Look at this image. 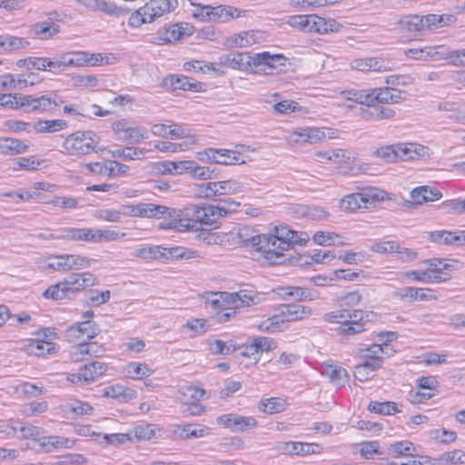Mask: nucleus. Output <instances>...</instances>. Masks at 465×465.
Masks as SVG:
<instances>
[{"instance_id":"nucleus-53","label":"nucleus","mask_w":465,"mask_h":465,"mask_svg":"<svg viewBox=\"0 0 465 465\" xmlns=\"http://www.w3.org/2000/svg\"><path fill=\"white\" fill-rule=\"evenodd\" d=\"M284 405L285 401L281 398H270L260 402L259 411L269 414L279 413L284 411Z\"/></svg>"},{"instance_id":"nucleus-40","label":"nucleus","mask_w":465,"mask_h":465,"mask_svg":"<svg viewBox=\"0 0 465 465\" xmlns=\"http://www.w3.org/2000/svg\"><path fill=\"white\" fill-rule=\"evenodd\" d=\"M440 46H425L422 48H410L405 51V55L415 60L435 59L439 54Z\"/></svg>"},{"instance_id":"nucleus-42","label":"nucleus","mask_w":465,"mask_h":465,"mask_svg":"<svg viewBox=\"0 0 465 465\" xmlns=\"http://www.w3.org/2000/svg\"><path fill=\"white\" fill-rule=\"evenodd\" d=\"M208 350L212 354L228 355L231 352L236 351L238 347L230 341L228 344L221 340H207Z\"/></svg>"},{"instance_id":"nucleus-37","label":"nucleus","mask_w":465,"mask_h":465,"mask_svg":"<svg viewBox=\"0 0 465 465\" xmlns=\"http://www.w3.org/2000/svg\"><path fill=\"white\" fill-rule=\"evenodd\" d=\"M241 15V10L230 5L213 7L211 21L227 22Z\"/></svg>"},{"instance_id":"nucleus-61","label":"nucleus","mask_w":465,"mask_h":465,"mask_svg":"<svg viewBox=\"0 0 465 465\" xmlns=\"http://www.w3.org/2000/svg\"><path fill=\"white\" fill-rule=\"evenodd\" d=\"M66 262V271L78 270L90 265V260L87 257L74 254H64Z\"/></svg>"},{"instance_id":"nucleus-23","label":"nucleus","mask_w":465,"mask_h":465,"mask_svg":"<svg viewBox=\"0 0 465 465\" xmlns=\"http://www.w3.org/2000/svg\"><path fill=\"white\" fill-rule=\"evenodd\" d=\"M104 348L96 342H79L71 351V359L74 361H82L86 360V355L90 357H100L104 354Z\"/></svg>"},{"instance_id":"nucleus-24","label":"nucleus","mask_w":465,"mask_h":465,"mask_svg":"<svg viewBox=\"0 0 465 465\" xmlns=\"http://www.w3.org/2000/svg\"><path fill=\"white\" fill-rule=\"evenodd\" d=\"M165 85L172 90H184L199 92L202 89V84L184 75H169L164 80Z\"/></svg>"},{"instance_id":"nucleus-5","label":"nucleus","mask_w":465,"mask_h":465,"mask_svg":"<svg viewBox=\"0 0 465 465\" xmlns=\"http://www.w3.org/2000/svg\"><path fill=\"white\" fill-rule=\"evenodd\" d=\"M99 137L93 131H77L65 138L63 147L70 155L83 156L95 150Z\"/></svg>"},{"instance_id":"nucleus-32","label":"nucleus","mask_w":465,"mask_h":465,"mask_svg":"<svg viewBox=\"0 0 465 465\" xmlns=\"http://www.w3.org/2000/svg\"><path fill=\"white\" fill-rule=\"evenodd\" d=\"M341 25L333 19H325L312 15L311 21V33L327 34L339 31Z\"/></svg>"},{"instance_id":"nucleus-57","label":"nucleus","mask_w":465,"mask_h":465,"mask_svg":"<svg viewBox=\"0 0 465 465\" xmlns=\"http://www.w3.org/2000/svg\"><path fill=\"white\" fill-rule=\"evenodd\" d=\"M372 155L385 163H395L398 161L395 144L381 146L372 153Z\"/></svg>"},{"instance_id":"nucleus-10","label":"nucleus","mask_w":465,"mask_h":465,"mask_svg":"<svg viewBox=\"0 0 465 465\" xmlns=\"http://www.w3.org/2000/svg\"><path fill=\"white\" fill-rule=\"evenodd\" d=\"M112 129L117 135V139L123 142L137 143L148 138V133L144 128L130 126L125 119L113 123Z\"/></svg>"},{"instance_id":"nucleus-29","label":"nucleus","mask_w":465,"mask_h":465,"mask_svg":"<svg viewBox=\"0 0 465 465\" xmlns=\"http://www.w3.org/2000/svg\"><path fill=\"white\" fill-rule=\"evenodd\" d=\"M40 449L49 452L55 449L69 448L71 440L60 436H39L36 440Z\"/></svg>"},{"instance_id":"nucleus-54","label":"nucleus","mask_w":465,"mask_h":465,"mask_svg":"<svg viewBox=\"0 0 465 465\" xmlns=\"http://www.w3.org/2000/svg\"><path fill=\"white\" fill-rule=\"evenodd\" d=\"M218 163L219 164L233 165L244 163V160H241V154L235 151L228 149H218Z\"/></svg>"},{"instance_id":"nucleus-1","label":"nucleus","mask_w":465,"mask_h":465,"mask_svg":"<svg viewBox=\"0 0 465 465\" xmlns=\"http://www.w3.org/2000/svg\"><path fill=\"white\" fill-rule=\"evenodd\" d=\"M96 278L91 272H73L68 274L62 282L46 289L44 296L55 301L71 298L72 294L83 291L86 287L94 286Z\"/></svg>"},{"instance_id":"nucleus-12","label":"nucleus","mask_w":465,"mask_h":465,"mask_svg":"<svg viewBox=\"0 0 465 465\" xmlns=\"http://www.w3.org/2000/svg\"><path fill=\"white\" fill-rule=\"evenodd\" d=\"M100 329L97 324L90 320H85L81 322L71 325L65 331V338L68 341L75 342L79 340H91L97 336Z\"/></svg>"},{"instance_id":"nucleus-47","label":"nucleus","mask_w":465,"mask_h":465,"mask_svg":"<svg viewBox=\"0 0 465 465\" xmlns=\"http://www.w3.org/2000/svg\"><path fill=\"white\" fill-rule=\"evenodd\" d=\"M294 135L299 136L301 139H296V142L314 143L325 137V133L319 128H303L300 131L294 132Z\"/></svg>"},{"instance_id":"nucleus-7","label":"nucleus","mask_w":465,"mask_h":465,"mask_svg":"<svg viewBox=\"0 0 465 465\" xmlns=\"http://www.w3.org/2000/svg\"><path fill=\"white\" fill-rule=\"evenodd\" d=\"M242 192V185L236 180L210 182L199 186L198 194L203 197L214 199L222 195L234 194Z\"/></svg>"},{"instance_id":"nucleus-18","label":"nucleus","mask_w":465,"mask_h":465,"mask_svg":"<svg viewBox=\"0 0 465 465\" xmlns=\"http://www.w3.org/2000/svg\"><path fill=\"white\" fill-rule=\"evenodd\" d=\"M370 250L373 252L384 254V253H399L400 258L404 261L413 260L417 253L407 248H401L398 242L395 241H385L375 242L370 246Z\"/></svg>"},{"instance_id":"nucleus-31","label":"nucleus","mask_w":465,"mask_h":465,"mask_svg":"<svg viewBox=\"0 0 465 465\" xmlns=\"http://www.w3.org/2000/svg\"><path fill=\"white\" fill-rule=\"evenodd\" d=\"M282 295L284 300L292 298L295 301H313L317 298L314 292L308 291L299 286H285L281 288Z\"/></svg>"},{"instance_id":"nucleus-15","label":"nucleus","mask_w":465,"mask_h":465,"mask_svg":"<svg viewBox=\"0 0 465 465\" xmlns=\"http://www.w3.org/2000/svg\"><path fill=\"white\" fill-rule=\"evenodd\" d=\"M286 58L284 55L270 54L269 52L254 54V74H272V70L278 65L284 66Z\"/></svg>"},{"instance_id":"nucleus-36","label":"nucleus","mask_w":465,"mask_h":465,"mask_svg":"<svg viewBox=\"0 0 465 465\" xmlns=\"http://www.w3.org/2000/svg\"><path fill=\"white\" fill-rule=\"evenodd\" d=\"M92 436L94 440L99 443H104L106 445L118 446L124 444L126 441L132 440V433H113V434H102L99 432H93Z\"/></svg>"},{"instance_id":"nucleus-63","label":"nucleus","mask_w":465,"mask_h":465,"mask_svg":"<svg viewBox=\"0 0 465 465\" xmlns=\"http://www.w3.org/2000/svg\"><path fill=\"white\" fill-rule=\"evenodd\" d=\"M352 311L350 309H340L335 312H331L323 315V319L328 322L345 323L351 318Z\"/></svg>"},{"instance_id":"nucleus-59","label":"nucleus","mask_w":465,"mask_h":465,"mask_svg":"<svg viewBox=\"0 0 465 465\" xmlns=\"http://www.w3.org/2000/svg\"><path fill=\"white\" fill-rule=\"evenodd\" d=\"M18 432L17 438L32 439L36 441L37 438L42 434V430L31 424H22L17 421Z\"/></svg>"},{"instance_id":"nucleus-46","label":"nucleus","mask_w":465,"mask_h":465,"mask_svg":"<svg viewBox=\"0 0 465 465\" xmlns=\"http://www.w3.org/2000/svg\"><path fill=\"white\" fill-rule=\"evenodd\" d=\"M226 298H230L231 304L237 307H244L254 304V300L257 298L255 295L252 294L251 292L246 290H242L238 292H232L230 294H226Z\"/></svg>"},{"instance_id":"nucleus-56","label":"nucleus","mask_w":465,"mask_h":465,"mask_svg":"<svg viewBox=\"0 0 465 465\" xmlns=\"http://www.w3.org/2000/svg\"><path fill=\"white\" fill-rule=\"evenodd\" d=\"M252 35L249 32H242L235 34L225 40V45L229 48L232 47H244L251 45L254 41L251 40L250 37Z\"/></svg>"},{"instance_id":"nucleus-50","label":"nucleus","mask_w":465,"mask_h":465,"mask_svg":"<svg viewBox=\"0 0 465 465\" xmlns=\"http://www.w3.org/2000/svg\"><path fill=\"white\" fill-rule=\"evenodd\" d=\"M111 297L110 291H99L96 289H90L85 292V301L92 306H99L109 301Z\"/></svg>"},{"instance_id":"nucleus-22","label":"nucleus","mask_w":465,"mask_h":465,"mask_svg":"<svg viewBox=\"0 0 465 465\" xmlns=\"http://www.w3.org/2000/svg\"><path fill=\"white\" fill-rule=\"evenodd\" d=\"M429 239L430 242L438 244L461 246L465 245V231H434L430 232Z\"/></svg>"},{"instance_id":"nucleus-55","label":"nucleus","mask_w":465,"mask_h":465,"mask_svg":"<svg viewBox=\"0 0 465 465\" xmlns=\"http://www.w3.org/2000/svg\"><path fill=\"white\" fill-rule=\"evenodd\" d=\"M395 149L397 152V160H407L412 158L411 153L420 154V151L424 150V147L415 143H396Z\"/></svg>"},{"instance_id":"nucleus-58","label":"nucleus","mask_w":465,"mask_h":465,"mask_svg":"<svg viewBox=\"0 0 465 465\" xmlns=\"http://www.w3.org/2000/svg\"><path fill=\"white\" fill-rule=\"evenodd\" d=\"M112 157L121 158L124 161L139 159L140 154H143V150L134 147L119 148L116 150L109 151Z\"/></svg>"},{"instance_id":"nucleus-17","label":"nucleus","mask_w":465,"mask_h":465,"mask_svg":"<svg viewBox=\"0 0 465 465\" xmlns=\"http://www.w3.org/2000/svg\"><path fill=\"white\" fill-rule=\"evenodd\" d=\"M351 318L338 329L340 333L345 335H354L364 331L363 322H370V316H374L372 312L352 311Z\"/></svg>"},{"instance_id":"nucleus-9","label":"nucleus","mask_w":465,"mask_h":465,"mask_svg":"<svg viewBox=\"0 0 465 465\" xmlns=\"http://www.w3.org/2000/svg\"><path fill=\"white\" fill-rule=\"evenodd\" d=\"M76 2L90 11L101 12L115 18L124 17L131 12V9L125 5H118L109 0H76Z\"/></svg>"},{"instance_id":"nucleus-62","label":"nucleus","mask_w":465,"mask_h":465,"mask_svg":"<svg viewBox=\"0 0 465 465\" xmlns=\"http://www.w3.org/2000/svg\"><path fill=\"white\" fill-rule=\"evenodd\" d=\"M312 19V15H292L289 18L288 24L294 28H298L303 32L311 33Z\"/></svg>"},{"instance_id":"nucleus-34","label":"nucleus","mask_w":465,"mask_h":465,"mask_svg":"<svg viewBox=\"0 0 465 465\" xmlns=\"http://www.w3.org/2000/svg\"><path fill=\"white\" fill-rule=\"evenodd\" d=\"M370 109H361V115L365 120H381L394 117L395 111L389 107L378 106L374 104L368 106Z\"/></svg>"},{"instance_id":"nucleus-3","label":"nucleus","mask_w":465,"mask_h":465,"mask_svg":"<svg viewBox=\"0 0 465 465\" xmlns=\"http://www.w3.org/2000/svg\"><path fill=\"white\" fill-rule=\"evenodd\" d=\"M357 193L345 195L340 200V208L352 213L360 208H368L370 204L391 199L389 193L376 187H362Z\"/></svg>"},{"instance_id":"nucleus-64","label":"nucleus","mask_w":465,"mask_h":465,"mask_svg":"<svg viewBox=\"0 0 465 465\" xmlns=\"http://www.w3.org/2000/svg\"><path fill=\"white\" fill-rule=\"evenodd\" d=\"M193 166L190 170L191 177L198 180H208L214 178V170L208 166H200L194 161H192Z\"/></svg>"},{"instance_id":"nucleus-4","label":"nucleus","mask_w":465,"mask_h":465,"mask_svg":"<svg viewBox=\"0 0 465 465\" xmlns=\"http://www.w3.org/2000/svg\"><path fill=\"white\" fill-rule=\"evenodd\" d=\"M312 313V311L308 306L297 303L282 304L279 308V313L262 322L260 325V329L265 331H281L280 323L302 321L308 318Z\"/></svg>"},{"instance_id":"nucleus-38","label":"nucleus","mask_w":465,"mask_h":465,"mask_svg":"<svg viewBox=\"0 0 465 465\" xmlns=\"http://www.w3.org/2000/svg\"><path fill=\"white\" fill-rule=\"evenodd\" d=\"M323 374L336 386H343L349 381L347 371L341 366L327 365Z\"/></svg>"},{"instance_id":"nucleus-28","label":"nucleus","mask_w":465,"mask_h":465,"mask_svg":"<svg viewBox=\"0 0 465 465\" xmlns=\"http://www.w3.org/2000/svg\"><path fill=\"white\" fill-rule=\"evenodd\" d=\"M20 63H24V67L28 70H45L46 67H49V71L57 73V68H59V64L56 61L43 57H28L26 59H21L17 62V65H20Z\"/></svg>"},{"instance_id":"nucleus-19","label":"nucleus","mask_w":465,"mask_h":465,"mask_svg":"<svg viewBox=\"0 0 465 465\" xmlns=\"http://www.w3.org/2000/svg\"><path fill=\"white\" fill-rule=\"evenodd\" d=\"M144 14L148 15L149 22L173 11L178 6V0H150L144 5Z\"/></svg>"},{"instance_id":"nucleus-27","label":"nucleus","mask_w":465,"mask_h":465,"mask_svg":"<svg viewBox=\"0 0 465 465\" xmlns=\"http://www.w3.org/2000/svg\"><path fill=\"white\" fill-rule=\"evenodd\" d=\"M351 67L361 72L386 71L388 69L384 60L375 57L359 58L351 62Z\"/></svg>"},{"instance_id":"nucleus-16","label":"nucleus","mask_w":465,"mask_h":465,"mask_svg":"<svg viewBox=\"0 0 465 465\" xmlns=\"http://www.w3.org/2000/svg\"><path fill=\"white\" fill-rule=\"evenodd\" d=\"M219 424L224 425L232 431L243 432L258 426L257 420L253 417L240 416L237 414H225L217 417Z\"/></svg>"},{"instance_id":"nucleus-60","label":"nucleus","mask_w":465,"mask_h":465,"mask_svg":"<svg viewBox=\"0 0 465 465\" xmlns=\"http://www.w3.org/2000/svg\"><path fill=\"white\" fill-rule=\"evenodd\" d=\"M359 353L365 359H382L384 354L390 356L383 345L378 343H373L365 349H360Z\"/></svg>"},{"instance_id":"nucleus-20","label":"nucleus","mask_w":465,"mask_h":465,"mask_svg":"<svg viewBox=\"0 0 465 465\" xmlns=\"http://www.w3.org/2000/svg\"><path fill=\"white\" fill-rule=\"evenodd\" d=\"M176 211L164 205L151 203L136 204V217L161 219L165 216L173 217Z\"/></svg>"},{"instance_id":"nucleus-33","label":"nucleus","mask_w":465,"mask_h":465,"mask_svg":"<svg viewBox=\"0 0 465 465\" xmlns=\"http://www.w3.org/2000/svg\"><path fill=\"white\" fill-rule=\"evenodd\" d=\"M29 145L15 138H4L0 141V152L4 154L15 155L27 152Z\"/></svg>"},{"instance_id":"nucleus-13","label":"nucleus","mask_w":465,"mask_h":465,"mask_svg":"<svg viewBox=\"0 0 465 465\" xmlns=\"http://www.w3.org/2000/svg\"><path fill=\"white\" fill-rule=\"evenodd\" d=\"M56 95L52 97L51 95H42L40 97H34L33 95L22 94V97H18L20 100V107L26 113L40 111L47 112L54 107L58 106L56 101Z\"/></svg>"},{"instance_id":"nucleus-8","label":"nucleus","mask_w":465,"mask_h":465,"mask_svg":"<svg viewBox=\"0 0 465 465\" xmlns=\"http://www.w3.org/2000/svg\"><path fill=\"white\" fill-rule=\"evenodd\" d=\"M59 64L57 73L63 71L66 66H85L99 65L103 62L101 54H89L87 52L67 53L61 56L60 60H56Z\"/></svg>"},{"instance_id":"nucleus-52","label":"nucleus","mask_w":465,"mask_h":465,"mask_svg":"<svg viewBox=\"0 0 465 465\" xmlns=\"http://www.w3.org/2000/svg\"><path fill=\"white\" fill-rule=\"evenodd\" d=\"M126 372L130 378L134 380H140L143 377H148L153 373L147 364L140 362H130L126 366Z\"/></svg>"},{"instance_id":"nucleus-51","label":"nucleus","mask_w":465,"mask_h":465,"mask_svg":"<svg viewBox=\"0 0 465 465\" xmlns=\"http://www.w3.org/2000/svg\"><path fill=\"white\" fill-rule=\"evenodd\" d=\"M368 410L371 412L383 414V415H392L394 413L400 412L401 411L398 409V406L393 401H371L368 406Z\"/></svg>"},{"instance_id":"nucleus-11","label":"nucleus","mask_w":465,"mask_h":465,"mask_svg":"<svg viewBox=\"0 0 465 465\" xmlns=\"http://www.w3.org/2000/svg\"><path fill=\"white\" fill-rule=\"evenodd\" d=\"M219 64L234 70L254 73V54L232 52L219 57Z\"/></svg>"},{"instance_id":"nucleus-35","label":"nucleus","mask_w":465,"mask_h":465,"mask_svg":"<svg viewBox=\"0 0 465 465\" xmlns=\"http://www.w3.org/2000/svg\"><path fill=\"white\" fill-rule=\"evenodd\" d=\"M59 31L60 27L58 25L48 21L36 23L31 27V33L43 40L51 38L53 35L59 33Z\"/></svg>"},{"instance_id":"nucleus-43","label":"nucleus","mask_w":465,"mask_h":465,"mask_svg":"<svg viewBox=\"0 0 465 465\" xmlns=\"http://www.w3.org/2000/svg\"><path fill=\"white\" fill-rule=\"evenodd\" d=\"M2 42L3 44H1V52L15 51L25 48L29 45V42L26 39L11 35H3Z\"/></svg>"},{"instance_id":"nucleus-21","label":"nucleus","mask_w":465,"mask_h":465,"mask_svg":"<svg viewBox=\"0 0 465 465\" xmlns=\"http://www.w3.org/2000/svg\"><path fill=\"white\" fill-rule=\"evenodd\" d=\"M280 450L284 454L308 456L312 454H319L323 448L318 443H306L299 441L283 442Z\"/></svg>"},{"instance_id":"nucleus-26","label":"nucleus","mask_w":465,"mask_h":465,"mask_svg":"<svg viewBox=\"0 0 465 465\" xmlns=\"http://www.w3.org/2000/svg\"><path fill=\"white\" fill-rule=\"evenodd\" d=\"M441 197L442 193L438 189L428 185L414 188L411 192V198L415 204L437 201Z\"/></svg>"},{"instance_id":"nucleus-41","label":"nucleus","mask_w":465,"mask_h":465,"mask_svg":"<svg viewBox=\"0 0 465 465\" xmlns=\"http://www.w3.org/2000/svg\"><path fill=\"white\" fill-rule=\"evenodd\" d=\"M199 223L196 221V217L191 220L186 219H179L173 220L168 223H161L160 227L163 229H174L179 232H185L189 230H198L200 227L198 226Z\"/></svg>"},{"instance_id":"nucleus-48","label":"nucleus","mask_w":465,"mask_h":465,"mask_svg":"<svg viewBox=\"0 0 465 465\" xmlns=\"http://www.w3.org/2000/svg\"><path fill=\"white\" fill-rule=\"evenodd\" d=\"M228 292H205L203 299L207 305H210L213 310H223L225 304H230V298H226Z\"/></svg>"},{"instance_id":"nucleus-14","label":"nucleus","mask_w":465,"mask_h":465,"mask_svg":"<svg viewBox=\"0 0 465 465\" xmlns=\"http://www.w3.org/2000/svg\"><path fill=\"white\" fill-rule=\"evenodd\" d=\"M239 242L245 248L261 252L264 257L266 247V234H260L249 226L239 229L237 232Z\"/></svg>"},{"instance_id":"nucleus-6","label":"nucleus","mask_w":465,"mask_h":465,"mask_svg":"<svg viewBox=\"0 0 465 465\" xmlns=\"http://www.w3.org/2000/svg\"><path fill=\"white\" fill-rule=\"evenodd\" d=\"M230 213V209L223 205L195 206L193 217H196L200 226L209 228H201L202 230H210L219 226V219L225 217Z\"/></svg>"},{"instance_id":"nucleus-25","label":"nucleus","mask_w":465,"mask_h":465,"mask_svg":"<svg viewBox=\"0 0 465 465\" xmlns=\"http://www.w3.org/2000/svg\"><path fill=\"white\" fill-rule=\"evenodd\" d=\"M420 17L422 18L423 30L429 31L450 25L457 21L455 15L450 14H429L426 15H420Z\"/></svg>"},{"instance_id":"nucleus-49","label":"nucleus","mask_w":465,"mask_h":465,"mask_svg":"<svg viewBox=\"0 0 465 465\" xmlns=\"http://www.w3.org/2000/svg\"><path fill=\"white\" fill-rule=\"evenodd\" d=\"M163 258L166 259H192L198 257L197 251L187 250L183 247L163 248Z\"/></svg>"},{"instance_id":"nucleus-44","label":"nucleus","mask_w":465,"mask_h":465,"mask_svg":"<svg viewBox=\"0 0 465 465\" xmlns=\"http://www.w3.org/2000/svg\"><path fill=\"white\" fill-rule=\"evenodd\" d=\"M346 100L353 101L366 106H371V90H346L341 92Z\"/></svg>"},{"instance_id":"nucleus-30","label":"nucleus","mask_w":465,"mask_h":465,"mask_svg":"<svg viewBox=\"0 0 465 465\" xmlns=\"http://www.w3.org/2000/svg\"><path fill=\"white\" fill-rule=\"evenodd\" d=\"M401 32L416 34L423 31L422 18L420 15H403L396 24Z\"/></svg>"},{"instance_id":"nucleus-39","label":"nucleus","mask_w":465,"mask_h":465,"mask_svg":"<svg viewBox=\"0 0 465 465\" xmlns=\"http://www.w3.org/2000/svg\"><path fill=\"white\" fill-rule=\"evenodd\" d=\"M393 91H396V89L391 87L371 89V105L375 103H398V100L394 98Z\"/></svg>"},{"instance_id":"nucleus-45","label":"nucleus","mask_w":465,"mask_h":465,"mask_svg":"<svg viewBox=\"0 0 465 465\" xmlns=\"http://www.w3.org/2000/svg\"><path fill=\"white\" fill-rule=\"evenodd\" d=\"M93 411L94 408L91 405L81 401H74L73 402L67 403L64 406V412L68 415L70 414V418L89 415L93 412Z\"/></svg>"},{"instance_id":"nucleus-2","label":"nucleus","mask_w":465,"mask_h":465,"mask_svg":"<svg viewBox=\"0 0 465 465\" xmlns=\"http://www.w3.org/2000/svg\"><path fill=\"white\" fill-rule=\"evenodd\" d=\"M293 236H295V231L289 229L287 226L275 227L273 233L266 234L264 259L270 264L282 263L281 259L283 257V252L292 247Z\"/></svg>"}]
</instances>
